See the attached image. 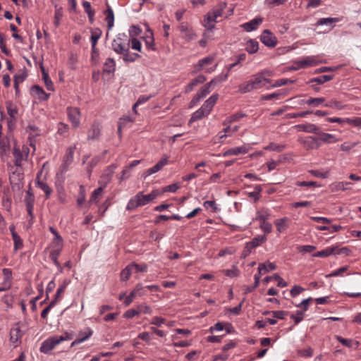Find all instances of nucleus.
<instances>
[{"instance_id": "nucleus-38", "label": "nucleus", "mask_w": 361, "mask_h": 361, "mask_svg": "<svg viewBox=\"0 0 361 361\" xmlns=\"http://www.w3.org/2000/svg\"><path fill=\"white\" fill-rule=\"evenodd\" d=\"M33 92L38 95L39 98L42 100H47L49 98V94H47L44 90L38 85H34L32 88Z\"/></svg>"}, {"instance_id": "nucleus-53", "label": "nucleus", "mask_w": 361, "mask_h": 361, "mask_svg": "<svg viewBox=\"0 0 361 361\" xmlns=\"http://www.w3.org/2000/svg\"><path fill=\"white\" fill-rule=\"evenodd\" d=\"M285 148V146L283 145H278L274 142L270 143L268 146H267L264 149L270 151H276V152H281Z\"/></svg>"}, {"instance_id": "nucleus-42", "label": "nucleus", "mask_w": 361, "mask_h": 361, "mask_svg": "<svg viewBox=\"0 0 361 361\" xmlns=\"http://www.w3.org/2000/svg\"><path fill=\"white\" fill-rule=\"evenodd\" d=\"M63 17V9L61 7H56L54 13V24L56 27H58L60 25V21Z\"/></svg>"}, {"instance_id": "nucleus-28", "label": "nucleus", "mask_w": 361, "mask_h": 361, "mask_svg": "<svg viewBox=\"0 0 361 361\" xmlns=\"http://www.w3.org/2000/svg\"><path fill=\"white\" fill-rule=\"evenodd\" d=\"M105 15L108 28L109 30H111L113 27L114 23V15L113 10L110 6H108L107 9L106 10Z\"/></svg>"}, {"instance_id": "nucleus-39", "label": "nucleus", "mask_w": 361, "mask_h": 361, "mask_svg": "<svg viewBox=\"0 0 361 361\" xmlns=\"http://www.w3.org/2000/svg\"><path fill=\"white\" fill-rule=\"evenodd\" d=\"M258 50V42L253 39L247 41L246 44V51L250 54L256 53Z\"/></svg>"}, {"instance_id": "nucleus-25", "label": "nucleus", "mask_w": 361, "mask_h": 361, "mask_svg": "<svg viewBox=\"0 0 361 361\" xmlns=\"http://www.w3.org/2000/svg\"><path fill=\"white\" fill-rule=\"evenodd\" d=\"M36 184L37 187L44 192L46 198L48 199L52 192V190L46 183L39 180V175L37 177Z\"/></svg>"}, {"instance_id": "nucleus-1", "label": "nucleus", "mask_w": 361, "mask_h": 361, "mask_svg": "<svg viewBox=\"0 0 361 361\" xmlns=\"http://www.w3.org/2000/svg\"><path fill=\"white\" fill-rule=\"evenodd\" d=\"M271 80L264 77V73H258L254 75L251 79L240 84L238 86V92L245 94L254 90L259 89L270 84Z\"/></svg>"}, {"instance_id": "nucleus-11", "label": "nucleus", "mask_w": 361, "mask_h": 361, "mask_svg": "<svg viewBox=\"0 0 361 361\" xmlns=\"http://www.w3.org/2000/svg\"><path fill=\"white\" fill-rule=\"evenodd\" d=\"M168 159L169 157L167 156H164L153 167L147 169L144 173V177L150 176L161 170V169L168 164Z\"/></svg>"}, {"instance_id": "nucleus-64", "label": "nucleus", "mask_w": 361, "mask_h": 361, "mask_svg": "<svg viewBox=\"0 0 361 361\" xmlns=\"http://www.w3.org/2000/svg\"><path fill=\"white\" fill-rule=\"evenodd\" d=\"M287 0H266V4L269 8L283 4Z\"/></svg>"}, {"instance_id": "nucleus-57", "label": "nucleus", "mask_w": 361, "mask_h": 361, "mask_svg": "<svg viewBox=\"0 0 361 361\" xmlns=\"http://www.w3.org/2000/svg\"><path fill=\"white\" fill-rule=\"evenodd\" d=\"M4 36L0 33V49L1 51L7 56L10 55V51L7 49L5 42Z\"/></svg>"}, {"instance_id": "nucleus-32", "label": "nucleus", "mask_w": 361, "mask_h": 361, "mask_svg": "<svg viewBox=\"0 0 361 361\" xmlns=\"http://www.w3.org/2000/svg\"><path fill=\"white\" fill-rule=\"evenodd\" d=\"M288 221V219L286 217L276 219L274 221L276 229L279 232H282L286 230L288 227L287 222Z\"/></svg>"}, {"instance_id": "nucleus-33", "label": "nucleus", "mask_w": 361, "mask_h": 361, "mask_svg": "<svg viewBox=\"0 0 361 361\" xmlns=\"http://www.w3.org/2000/svg\"><path fill=\"white\" fill-rule=\"evenodd\" d=\"M317 134L319 135V140H321L322 141H323L324 142L330 143V142H335L337 141L333 135L329 134V133H322L319 130H318V133Z\"/></svg>"}, {"instance_id": "nucleus-31", "label": "nucleus", "mask_w": 361, "mask_h": 361, "mask_svg": "<svg viewBox=\"0 0 361 361\" xmlns=\"http://www.w3.org/2000/svg\"><path fill=\"white\" fill-rule=\"evenodd\" d=\"M104 187L101 186L93 191L90 199V203H97L102 196Z\"/></svg>"}, {"instance_id": "nucleus-41", "label": "nucleus", "mask_w": 361, "mask_h": 361, "mask_svg": "<svg viewBox=\"0 0 361 361\" xmlns=\"http://www.w3.org/2000/svg\"><path fill=\"white\" fill-rule=\"evenodd\" d=\"M331 79H333V75H320L319 77L312 78V80H310V82H317V84H323L326 82L331 80Z\"/></svg>"}, {"instance_id": "nucleus-4", "label": "nucleus", "mask_w": 361, "mask_h": 361, "mask_svg": "<svg viewBox=\"0 0 361 361\" xmlns=\"http://www.w3.org/2000/svg\"><path fill=\"white\" fill-rule=\"evenodd\" d=\"M71 336L66 333L62 336H56L49 338L45 340L41 345L40 352L44 353L45 354L49 353L58 344L61 343L62 341L71 340Z\"/></svg>"}, {"instance_id": "nucleus-40", "label": "nucleus", "mask_w": 361, "mask_h": 361, "mask_svg": "<svg viewBox=\"0 0 361 361\" xmlns=\"http://www.w3.org/2000/svg\"><path fill=\"white\" fill-rule=\"evenodd\" d=\"M115 61L111 58H108L104 65V71L107 73H113L115 71Z\"/></svg>"}, {"instance_id": "nucleus-9", "label": "nucleus", "mask_w": 361, "mask_h": 361, "mask_svg": "<svg viewBox=\"0 0 361 361\" xmlns=\"http://www.w3.org/2000/svg\"><path fill=\"white\" fill-rule=\"evenodd\" d=\"M261 42L267 47H274L277 44L275 35L269 30H264L260 37Z\"/></svg>"}, {"instance_id": "nucleus-52", "label": "nucleus", "mask_w": 361, "mask_h": 361, "mask_svg": "<svg viewBox=\"0 0 361 361\" xmlns=\"http://www.w3.org/2000/svg\"><path fill=\"white\" fill-rule=\"evenodd\" d=\"M67 285L68 283L66 281H64L63 283L57 289L55 298L52 301H56V303L58 302V300L61 298L62 294L64 293Z\"/></svg>"}, {"instance_id": "nucleus-10", "label": "nucleus", "mask_w": 361, "mask_h": 361, "mask_svg": "<svg viewBox=\"0 0 361 361\" xmlns=\"http://www.w3.org/2000/svg\"><path fill=\"white\" fill-rule=\"evenodd\" d=\"M23 333L20 330L18 324H16L10 331V341L14 345V346H17L20 343V338L23 336Z\"/></svg>"}, {"instance_id": "nucleus-18", "label": "nucleus", "mask_w": 361, "mask_h": 361, "mask_svg": "<svg viewBox=\"0 0 361 361\" xmlns=\"http://www.w3.org/2000/svg\"><path fill=\"white\" fill-rule=\"evenodd\" d=\"M248 151H249V149L246 146L233 147V148H231V149L226 150L225 152H224L223 156L224 157H229V156L238 155L240 154H246Z\"/></svg>"}, {"instance_id": "nucleus-30", "label": "nucleus", "mask_w": 361, "mask_h": 361, "mask_svg": "<svg viewBox=\"0 0 361 361\" xmlns=\"http://www.w3.org/2000/svg\"><path fill=\"white\" fill-rule=\"evenodd\" d=\"M117 166L116 164H111L108 166L104 171L102 178H104L106 183L109 182Z\"/></svg>"}, {"instance_id": "nucleus-6", "label": "nucleus", "mask_w": 361, "mask_h": 361, "mask_svg": "<svg viewBox=\"0 0 361 361\" xmlns=\"http://www.w3.org/2000/svg\"><path fill=\"white\" fill-rule=\"evenodd\" d=\"M178 30L181 33L183 39L186 42L195 40L197 35L192 27H190L187 23H182L178 26Z\"/></svg>"}, {"instance_id": "nucleus-23", "label": "nucleus", "mask_w": 361, "mask_h": 361, "mask_svg": "<svg viewBox=\"0 0 361 361\" xmlns=\"http://www.w3.org/2000/svg\"><path fill=\"white\" fill-rule=\"evenodd\" d=\"M214 61V56H208L202 59H200L196 66L197 71L205 68L209 65L212 64Z\"/></svg>"}, {"instance_id": "nucleus-2", "label": "nucleus", "mask_w": 361, "mask_h": 361, "mask_svg": "<svg viewBox=\"0 0 361 361\" xmlns=\"http://www.w3.org/2000/svg\"><path fill=\"white\" fill-rule=\"evenodd\" d=\"M113 50L123 56V59L126 62H133L140 56L137 54H130L129 44L126 43L121 37H117L111 43Z\"/></svg>"}, {"instance_id": "nucleus-35", "label": "nucleus", "mask_w": 361, "mask_h": 361, "mask_svg": "<svg viewBox=\"0 0 361 361\" xmlns=\"http://www.w3.org/2000/svg\"><path fill=\"white\" fill-rule=\"evenodd\" d=\"M335 248L333 247H329L324 250L319 251L313 255L315 257H326L331 255H334Z\"/></svg>"}, {"instance_id": "nucleus-20", "label": "nucleus", "mask_w": 361, "mask_h": 361, "mask_svg": "<svg viewBox=\"0 0 361 361\" xmlns=\"http://www.w3.org/2000/svg\"><path fill=\"white\" fill-rule=\"evenodd\" d=\"M295 128L299 130H302L306 133H313L316 134L318 133L319 130L317 126L312 123L297 125L295 126Z\"/></svg>"}, {"instance_id": "nucleus-15", "label": "nucleus", "mask_w": 361, "mask_h": 361, "mask_svg": "<svg viewBox=\"0 0 361 361\" xmlns=\"http://www.w3.org/2000/svg\"><path fill=\"white\" fill-rule=\"evenodd\" d=\"M216 18L209 11L204 18L203 26L209 30H212L215 27V23L217 22Z\"/></svg>"}, {"instance_id": "nucleus-58", "label": "nucleus", "mask_w": 361, "mask_h": 361, "mask_svg": "<svg viewBox=\"0 0 361 361\" xmlns=\"http://www.w3.org/2000/svg\"><path fill=\"white\" fill-rule=\"evenodd\" d=\"M54 238L52 242V245L54 247H59V248H61L63 246V239L61 237V235L59 234L58 232H56V234H54Z\"/></svg>"}, {"instance_id": "nucleus-17", "label": "nucleus", "mask_w": 361, "mask_h": 361, "mask_svg": "<svg viewBox=\"0 0 361 361\" xmlns=\"http://www.w3.org/2000/svg\"><path fill=\"white\" fill-rule=\"evenodd\" d=\"M101 126L98 123H94L88 131V140H97L100 136Z\"/></svg>"}, {"instance_id": "nucleus-60", "label": "nucleus", "mask_w": 361, "mask_h": 361, "mask_svg": "<svg viewBox=\"0 0 361 361\" xmlns=\"http://www.w3.org/2000/svg\"><path fill=\"white\" fill-rule=\"evenodd\" d=\"M358 144L357 142H344L341 145V149L343 151L348 152Z\"/></svg>"}, {"instance_id": "nucleus-43", "label": "nucleus", "mask_w": 361, "mask_h": 361, "mask_svg": "<svg viewBox=\"0 0 361 361\" xmlns=\"http://www.w3.org/2000/svg\"><path fill=\"white\" fill-rule=\"evenodd\" d=\"M324 106L326 107L335 108L338 110L343 109L345 107V105L335 99L329 101V102L326 103Z\"/></svg>"}, {"instance_id": "nucleus-16", "label": "nucleus", "mask_w": 361, "mask_h": 361, "mask_svg": "<svg viewBox=\"0 0 361 361\" xmlns=\"http://www.w3.org/2000/svg\"><path fill=\"white\" fill-rule=\"evenodd\" d=\"M262 18H256L252 20L245 23L241 27L247 32H251L257 29V27L262 23Z\"/></svg>"}, {"instance_id": "nucleus-3", "label": "nucleus", "mask_w": 361, "mask_h": 361, "mask_svg": "<svg viewBox=\"0 0 361 361\" xmlns=\"http://www.w3.org/2000/svg\"><path fill=\"white\" fill-rule=\"evenodd\" d=\"M159 195L156 190H153L148 195H143L142 192H138L135 197L130 200L126 209L133 210L137 207L145 205L154 200Z\"/></svg>"}, {"instance_id": "nucleus-61", "label": "nucleus", "mask_w": 361, "mask_h": 361, "mask_svg": "<svg viewBox=\"0 0 361 361\" xmlns=\"http://www.w3.org/2000/svg\"><path fill=\"white\" fill-rule=\"evenodd\" d=\"M293 80H289V79H280L275 82L274 84H273L271 86L274 87H281L282 85L293 84Z\"/></svg>"}, {"instance_id": "nucleus-24", "label": "nucleus", "mask_w": 361, "mask_h": 361, "mask_svg": "<svg viewBox=\"0 0 361 361\" xmlns=\"http://www.w3.org/2000/svg\"><path fill=\"white\" fill-rule=\"evenodd\" d=\"M13 155L14 157V163L16 166H21L22 161L23 159V152L17 147L13 149Z\"/></svg>"}, {"instance_id": "nucleus-26", "label": "nucleus", "mask_w": 361, "mask_h": 361, "mask_svg": "<svg viewBox=\"0 0 361 361\" xmlns=\"http://www.w3.org/2000/svg\"><path fill=\"white\" fill-rule=\"evenodd\" d=\"M226 2H221L217 4L216 6H214L210 12L218 18L219 17L221 16L223 14V12L224 9L226 8Z\"/></svg>"}, {"instance_id": "nucleus-63", "label": "nucleus", "mask_w": 361, "mask_h": 361, "mask_svg": "<svg viewBox=\"0 0 361 361\" xmlns=\"http://www.w3.org/2000/svg\"><path fill=\"white\" fill-rule=\"evenodd\" d=\"M137 315H139V312L137 311V307H136V308H133V309H130V310H127L124 313L123 317L130 319V318H132Z\"/></svg>"}, {"instance_id": "nucleus-21", "label": "nucleus", "mask_w": 361, "mask_h": 361, "mask_svg": "<svg viewBox=\"0 0 361 361\" xmlns=\"http://www.w3.org/2000/svg\"><path fill=\"white\" fill-rule=\"evenodd\" d=\"M27 77V72L25 70H23L20 73H18L14 76V88L16 93L19 91V85L22 83Z\"/></svg>"}, {"instance_id": "nucleus-50", "label": "nucleus", "mask_w": 361, "mask_h": 361, "mask_svg": "<svg viewBox=\"0 0 361 361\" xmlns=\"http://www.w3.org/2000/svg\"><path fill=\"white\" fill-rule=\"evenodd\" d=\"M12 238L14 242V249H21L23 247V244L20 237L17 234V233H13Z\"/></svg>"}, {"instance_id": "nucleus-22", "label": "nucleus", "mask_w": 361, "mask_h": 361, "mask_svg": "<svg viewBox=\"0 0 361 361\" xmlns=\"http://www.w3.org/2000/svg\"><path fill=\"white\" fill-rule=\"evenodd\" d=\"M219 98L218 94H214L212 95L206 102L204 103V104L202 106L203 107V109H205L206 111L210 112L212 109L214 105L216 104L217 99Z\"/></svg>"}, {"instance_id": "nucleus-55", "label": "nucleus", "mask_w": 361, "mask_h": 361, "mask_svg": "<svg viewBox=\"0 0 361 361\" xmlns=\"http://www.w3.org/2000/svg\"><path fill=\"white\" fill-rule=\"evenodd\" d=\"M345 123L353 125L356 127L361 128V118L356 117L354 118H345Z\"/></svg>"}, {"instance_id": "nucleus-49", "label": "nucleus", "mask_w": 361, "mask_h": 361, "mask_svg": "<svg viewBox=\"0 0 361 361\" xmlns=\"http://www.w3.org/2000/svg\"><path fill=\"white\" fill-rule=\"evenodd\" d=\"M324 101L325 99L323 97L310 98L305 102V104L313 106H318L319 104L324 102Z\"/></svg>"}, {"instance_id": "nucleus-34", "label": "nucleus", "mask_w": 361, "mask_h": 361, "mask_svg": "<svg viewBox=\"0 0 361 361\" xmlns=\"http://www.w3.org/2000/svg\"><path fill=\"white\" fill-rule=\"evenodd\" d=\"M7 113L13 119H16L18 114V109L16 105L11 102H6Z\"/></svg>"}, {"instance_id": "nucleus-27", "label": "nucleus", "mask_w": 361, "mask_h": 361, "mask_svg": "<svg viewBox=\"0 0 361 361\" xmlns=\"http://www.w3.org/2000/svg\"><path fill=\"white\" fill-rule=\"evenodd\" d=\"M75 149V146L69 147L67 149L66 154H65V156L63 157V164L65 166H68L73 161V154H74Z\"/></svg>"}, {"instance_id": "nucleus-54", "label": "nucleus", "mask_w": 361, "mask_h": 361, "mask_svg": "<svg viewBox=\"0 0 361 361\" xmlns=\"http://www.w3.org/2000/svg\"><path fill=\"white\" fill-rule=\"evenodd\" d=\"M61 249V248H59V247H55V249L51 250L50 252V257L56 266H59L57 257L60 254Z\"/></svg>"}, {"instance_id": "nucleus-5", "label": "nucleus", "mask_w": 361, "mask_h": 361, "mask_svg": "<svg viewBox=\"0 0 361 361\" xmlns=\"http://www.w3.org/2000/svg\"><path fill=\"white\" fill-rule=\"evenodd\" d=\"M11 174L9 176V180L13 186L20 187L23 180V173L21 166H12L11 169Z\"/></svg>"}, {"instance_id": "nucleus-37", "label": "nucleus", "mask_w": 361, "mask_h": 361, "mask_svg": "<svg viewBox=\"0 0 361 361\" xmlns=\"http://www.w3.org/2000/svg\"><path fill=\"white\" fill-rule=\"evenodd\" d=\"M24 202H25L26 207H34L35 196L30 189H29L26 192V195L24 198Z\"/></svg>"}, {"instance_id": "nucleus-29", "label": "nucleus", "mask_w": 361, "mask_h": 361, "mask_svg": "<svg viewBox=\"0 0 361 361\" xmlns=\"http://www.w3.org/2000/svg\"><path fill=\"white\" fill-rule=\"evenodd\" d=\"M209 113L206 111L205 109H203V107L202 106L200 109L197 110L195 113L192 114L190 119V123L194 122L195 121L200 120L204 117L205 116L208 115Z\"/></svg>"}, {"instance_id": "nucleus-51", "label": "nucleus", "mask_w": 361, "mask_h": 361, "mask_svg": "<svg viewBox=\"0 0 361 361\" xmlns=\"http://www.w3.org/2000/svg\"><path fill=\"white\" fill-rule=\"evenodd\" d=\"M42 70L43 73V80L44 81L47 88L49 90H53V82L49 78L48 73L44 71V69L43 68H42Z\"/></svg>"}, {"instance_id": "nucleus-12", "label": "nucleus", "mask_w": 361, "mask_h": 361, "mask_svg": "<svg viewBox=\"0 0 361 361\" xmlns=\"http://www.w3.org/2000/svg\"><path fill=\"white\" fill-rule=\"evenodd\" d=\"M299 142L307 150L317 149L320 146L317 139L312 136L307 137L305 139L300 138Z\"/></svg>"}, {"instance_id": "nucleus-62", "label": "nucleus", "mask_w": 361, "mask_h": 361, "mask_svg": "<svg viewBox=\"0 0 361 361\" xmlns=\"http://www.w3.org/2000/svg\"><path fill=\"white\" fill-rule=\"evenodd\" d=\"M298 250L300 252L307 253L312 252V251L316 250V247L313 245H302L298 247Z\"/></svg>"}, {"instance_id": "nucleus-44", "label": "nucleus", "mask_w": 361, "mask_h": 361, "mask_svg": "<svg viewBox=\"0 0 361 361\" xmlns=\"http://www.w3.org/2000/svg\"><path fill=\"white\" fill-rule=\"evenodd\" d=\"M339 21V19L337 18H320L316 23V25H331L334 23H337Z\"/></svg>"}, {"instance_id": "nucleus-56", "label": "nucleus", "mask_w": 361, "mask_h": 361, "mask_svg": "<svg viewBox=\"0 0 361 361\" xmlns=\"http://www.w3.org/2000/svg\"><path fill=\"white\" fill-rule=\"evenodd\" d=\"M212 85H209V83H207L206 85H204L203 87H202L197 93L198 94V98H203L206 97L209 92L210 90L209 87Z\"/></svg>"}, {"instance_id": "nucleus-47", "label": "nucleus", "mask_w": 361, "mask_h": 361, "mask_svg": "<svg viewBox=\"0 0 361 361\" xmlns=\"http://www.w3.org/2000/svg\"><path fill=\"white\" fill-rule=\"evenodd\" d=\"M136 307L139 312V314L141 313L150 314L152 312V308L145 303L138 305Z\"/></svg>"}, {"instance_id": "nucleus-46", "label": "nucleus", "mask_w": 361, "mask_h": 361, "mask_svg": "<svg viewBox=\"0 0 361 361\" xmlns=\"http://www.w3.org/2000/svg\"><path fill=\"white\" fill-rule=\"evenodd\" d=\"M132 267L130 264L127 266L121 273V281H127L130 278L131 273L133 272Z\"/></svg>"}, {"instance_id": "nucleus-14", "label": "nucleus", "mask_w": 361, "mask_h": 361, "mask_svg": "<svg viewBox=\"0 0 361 361\" xmlns=\"http://www.w3.org/2000/svg\"><path fill=\"white\" fill-rule=\"evenodd\" d=\"M92 330L90 328H86L82 331H80L78 334V338L75 339L72 343L71 346L80 344L86 340H87L92 335Z\"/></svg>"}, {"instance_id": "nucleus-48", "label": "nucleus", "mask_w": 361, "mask_h": 361, "mask_svg": "<svg viewBox=\"0 0 361 361\" xmlns=\"http://www.w3.org/2000/svg\"><path fill=\"white\" fill-rule=\"evenodd\" d=\"M245 115L242 113H237L235 114L231 115L228 117L224 123V125H226L231 123L232 122H235L239 121L241 118H243Z\"/></svg>"}, {"instance_id": "nucleus-8", "label": "nucleus", "mask_w": 361, "mask_h": 361, "mask_svg": "<svg viewBox=\"0 0 361 361\" xmlns=\"http://www.w3.org/2000/svg\"><path fill=\"white\" fill-rule=\"evenodd\" d=\"M67 113L73 128H78L80 119V111L79 109L76 107H68L67 109Z\"/></svg>"}, {"instance_id": "nucleus-19", "label": "nucleus", "mask_w": 361, "mask_h": 361, "mask_svg": "<svg viewBox=\"0 0 361 361\" xmlns=\"http://www.w3.org/2000/svg\"><path fill=\"white\" fill-rule=\"evenodd\" d=\"M351 185L349 182H336L329 185L331 191L333 192H336L338 191H345L346 190L350 189V185Z\"/></svg>"}, {"instance_id": "nucleus-7", "label": "nucleus", "mask_w": 361, "mask_h": 361, "mask_svg": "<svg viewBox=\"0 0 361 361\" xmlns=\"http://www.w3.org/2000/svg\"><path fill=\"white\" fill-rule=\"evenodd\" d=\"M266 240L267 238L265 235H258L254 238L251 241L247 243L243 251L244 256H247L252 252V249L262 244Z\"/></svg>"}, {"instance_id": "nucleus-59", "label": "nucleus", "mask_w": 361, "mask_h": 361, "mask_svg": "<svg viewBox=\"0 0 361 361\" xmlns=\"http://www.w3.org/2000/svg\"><path fill=\"white\" fill-rule=\"evenodd\" d=\"M133 271L145 272L147 271V267L146 264H137L135 263L130 264Z\"/></svg>"}, {"instance_id": "nucleus-45", "label": "nucleus", "mask_w": 361, "mask_h": 361, "mask_svg": "<svg viewBox=\"0 0 361 361\" xmlns=\"http://www.w3.org/2000/svg\"><path fill=\"white\" fill-rule=\"evenodd\" d=\"M228 73H226V74H224V75H218L217 77H216L215 78H214L209 82V85L215 86L216 85L226 80L228 78Z\"/></svg>"}, {"instance_id": "nucleus-13", "label": "nucleus", "mask_w": 361, "mask_h": 361, "mask_svg": "<svg viewBox=\"0 0 361 361\" xmlns=\"http://www.w3.org/2000/svg\"><path fill=\"white\" fill-rule=\"evenodd\" d=\"M295 66L292 68L293 70H298L300 68H305L309 66H313L317 64L316 60L311 56L306 57L302 60L295 62Z\"/></svg>"}, {"instance_id": "nucleus-36", "label": "nucleus", "mask_w": 361, "mask_h": 361, "mask_svg": "<svg viewBox=\"0 0 361 361\" xmlns=\"http://www.w3.org/2000/svg\"><path fill=\"white\" fill-rule=\"evenodd\" d=\"M102 31L99 29H96L92 32L91 34V43H92V51H95V46L97 43L98 39L100 38L102 35Z\"/></svg>"}]
</instances>
